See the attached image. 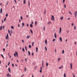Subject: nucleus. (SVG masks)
<instances>
[{"instance_id": "1", "label": "nucleus", "mask_w": 77, "mask_h": 77, "mask_svg": "<svg viewBox=\"0 0 77 77\" xmlns=\"http://www.w3.org/2000/svg\"><path fill=\"white\" fill-rule=\"evenodd\" d=\"M16 55L17 57H18V52H17L16 51L15 52V53L14 54V57H16Z\"/></svg>"}, {"instance_id": "2", "label": "nucleus", "mask_w": 77, "mask_h": 77, "mask_svg": "<svg viewBox=\"0 0 77 77\" xmlns=\"http://www.w3.org/2000/svg\"><path fill=\"white\" fill-rule=\"evenodd\" d=\"M77 11H75L74 12V15L75 18H77Z\"/></svg>"}, {"instance_id": "3", "label": "nucleus", "mask_w": 77, "mask_h": 77, "mask_svg": "<svg viewBox=\"0 0 77 77\" xmlns=\"http://www.w3.org/2000/svg\"><path fill=\"white\" fill-rule=\"evenodd\" d=\"M9 39V35L8 33H7V35L5 37V39Z\"/></svg>"}, {"instance_id": "4", "label": "nucleus", "mask_w": 77, "mask_h": 77, "mask_svg": "<svg viewBox=\"0 0 77 77\" xmlns=\"http://www.w3.org/2000/svg\"><path fill=\"white\" fill-rule=\"evenodd\" d=\"M11 32H10V31H9V30H8V32L10 34V36H11L12 35V31L11 30Z\"/></svg>"}, {"instance_id": "5", "label": "nucleus", "mask_w": 77, "mask_h": 77, "mask_svg": "<svg viewBox=\"0 0 77 77\" xmlns=\"http://www.w3.org/2000/svg\"><path fill=\"white\" fill-rule=\"evenodd\" d=\"M51 19L52 21H54V16L53 15H51Z\"/></svg>"}, {"instance_id": "6", "label": "nucleus", "mask_w": 77, "mask_h": 77, "mask_svg": "<svg viewBox=\"0 0 77 77\" xmlns=\"http://www.w3.org/2000/svg\"><path fill=\"white\" fill-rule=\"evenodd\" d=\"M6 76L7 77H11V75L9 74V73H8Z\"/></svg>"}, {"instance_id": "7", "label": "nucleus", "mask_w": 77, "mask_h": 77, "mask_svg": "<svg viewBox=\"0 0 77 77\" xmlns=\"http://www.w3.org/2000/svg\"><path fill=\"white\" fill-rule=\"evenodd\" d=\"M70 69H72V63H70Z\"/></svg>"}, {"instance_id": "8", "label": "nucleus", "mask_w": 77, "mask_h": 77, "mask_svg": "<svg viewBox=\"0 0 77 77\" xmlns=\"http://www.w3.org/2000/svg\"><path fill=\"white\" fill-rule=\"evenodd\" d=\"M61 31H62V27H60V28L59 33H61Z\"/></svg>"}, {"instance_id": "9", "label": "nucleus", "mask_w": 77, "mask_h": 77, "mask_svg": "<svg viewBox=\"0 0 77 77\" xmlns=\"http://www.w3.org/2000/svg\"><path fill=\"white\" fill-rule=\"evenodd\" d=\"M54 36L55 38H56V37H57V35H56V33H55L54 34Z\"/></svg>"}, {"instance_id": "10", "label": "nucleus", "mask_w": 77, "mask_h": 77, "mask_svg": "<svg viewBox=\"0 0 77 77\" xmlns=\"http://www.w3.org/2000/svg\"><path fill=\"white\" fill-rule=\"evenodd\" d=\"M30 35H27L26 37V38L27 39H29V38H30Z\"/></svg>"}, {"instance_id": "11", "label": "nucleus", "mask_w": 77, "mask_h": 77, "mask_svg": "<svg viewBox=\"0 0 77 77\" xmlns=\"http://www.w3.org/2000/svg\"><path fill=\"white\" fill-rule=\"evenodd\" d=\"M8 71L9 72H11V69H10V68H9L8 69Z\"/></svg>"}, {"instance_id": "12", "label": "nucleus", "mask_w": 77, "mask_h": 77, "mask_svg": "<svg viewBox=\"0 0 77 77\" xmlns=\"http://www.w3.org/2000/svg\"><path fill=\"white\" fill-rule=\"evenodd\" d=\"M63 77H66V74L65 73H64Z\"/></svg>"}, {"instance_id": "13", "label": "nucleus", "mask_w": 77, "mask_h": 77, "mask_svg": "<svg viewBox=\"0 0 77 77\" xmlns=\"http://www.w3.org/2000/svg\"><path fill=\"white\" fill-rule=\"evenodd\" d=\"M59 40L60 41V42H62V37H60V38H59Z\"/></svg>"}, {"instance_id": "14", "label": "nucleus", "mask_w": 77, "mask_h": 77, "mask_svg": "<svg viewBox=\"0 0 77 77\" xmlns=\"http://www.w3.org/2000/svg\"><path fill=\"white\" fill-rule=\"evenodd\" d=\"M38 48L36 47V52H38Z\"/></svg>"}, {"instance_id": "15", "label": "nucleus", "mask_w": 77, "mask_h": 77, "mask_svg": "<svg viewBox=\"0 0 77 77\" xmlns=\"http://www.w3.org/2000/svg\"><path fill=\"white\" fill-rule=\"evenodd\" d=\"M51 24V22H49L47 23L48 24Z\"/></svg>"}, {"instance_id": "16", "label": "nucleus", "mask_w": 77, "mask_h": 77, "mask_svg": "<svg viewBox=\"0 0 77 77\" xmlns=\"http://www.w3.org/2000/svg\"><path fill=\"white\" fill-rule=\"evenodd\" d=\"M45 44H47V40H45Z\"/></svg>"}, {"instance_id": "17", "label": "nucleus", "mask_w": 77, "mask_h": 77, "mask_svg": "<svg viewBox=\"0 0 77 77\" xmlns=\"http://www.w3.org/2000/svg\"><path fill=\"white\" fill-rule=\"evenodd\" d=\"M69 14H70V15H72V13H71V12L70 11H69Z\"/></svg>"}, {"instance_id": "18", "label": "nucleus", "mask_w": 77, "mask_h": 77, "mask_svg": "<svg viewBox=\"0 0 77 77\" xmlns=\"http://www.w3.org/2000/svg\"><path fill=\"white\" fill-rule=\"evenodd\" d=\"M63 16H62L60 17V19L61 20H63Z\"/></svg>"}, {"instance_id": "19", "label": "nucleus", "mask_w": 77, "mask_h": 77, "mask_svg": "<svg viewBox=\"0 0 77 77\" xmlns=\"http://www.w3.org/2000/svg\"><path fill=\"white\" fill-rule=\"evenodd\" d=\"M11 28L12 29H14V27L13 26H11Z\"/></svg>"}, {"instance_id": "20", "label": "nucleus", "mask_w": 77, "mask_h": 77, "mask_svg": "<svg viewBox=\"0 0 77 77\" xmlns=\"http://www.w3.org/2000/svg\"><path fill=\"white\" fill-rule=\"evenodd\" d=\"M28 55L29 56H30V51H28Z\"/></svg>"}, {"instance_id": "21", "label": "nucleus", "mask_w": 77, "mask_h": 77, "mask_svg": "<svg viewBox=\"0 0 77 77\" xmlns=\"http://www.w3.org/2000/svg\"><path fill=\"white\" fill-rule=\"evenodd\" d=\"M45 49L46 51H47V47L46 46L45 47Z\"/></svg>"}, {"instance_id": "22", "label": "nucleus", "mask_w": 77, "mask_h": 77, "mask_svg": "<svg viewBox=\"0 0 77 77\" xmlns=\"http://www.w3.org/2000/svg\"><path fill=\"white\" fill-rule=\"evenodd\" d=\"M1 56H2V58H3V59H4L5 57H4L3 55L2 54H1Z\"/></svg>"}, {"instance_id": "23", "label": "nucleus", "mask_w": 77, "mask_h": 77, "mask_svg": "<svg viewBox=\"0 0 77 77\" xmlns=\"http://www.w3.org/2000/svg\"><path fill=\"white\" fill-rule=\"evenodd\" d=\"M62 68H63V66H60L59 68L60 69H62Z\"/></svg>"}, {"instance_id": "24", "label": "nucleus", "mask_w": 77, "mask_h": 77, "mask_svg": "<svg viewBox=\"0 0 77 77\" xmlns=\"http://www.w3.org/2000/svg\"><path fill=\"white\" fill-rule=\"evenodd\" d=\"M30 27H33V25H32V24H30Z\"/></svg>"}, {"instance_id": "25", "label": "nucleus", "mask_w": 77, "mask_h": 77, "mask_svg": "<svg viewBox=\"0 0 77 77\" xmlns=\"http://www.w3.org/2000/svg\"><path fill=\"white\" fill-rule=\"evenodd\" d=\"M43 65H44V60H42V66H43Z\"/></svg>"}, {"instance_id": "26", "label": "nucleus", "mask_w": 77, "mask_h": 77, "mask_svg": "<svg viewBox=\"0 0 77 77\" xmlns=\"http://www.w3.org/2000/svg\"><path fill=\"white\" fill-rule=\"evenodd\" d=\"M0 11L1 14H2V8H1Z\"/></svg>"}, {"instance_id": "27", "label": "nucleus", "mask_w": 77, "mask_h": 77, "mask_svg": "<svg viewBox=\"0 0 77 77\" xmlns=\"http://www.w3.org/2000/svg\"><path fill=\"white\" fill-rule=\"evenodd\" d=\"M33 45H34V42H32V46H33Z\"/></svg>"}, {"instance_id": "28", "label": "nucleus", "mask_w": 77, "mask_h": 77, "mask_svg": "<svg viewBox=\"0 0 77 77\" xmlns=\"http://www.w3.org/2000/svg\"><path fill=\"white\" fill-rule=\"evenodd\" d=\"M60 60V58H58V59H57V60L58 61H59Z\"/></svg>"}, {"instance_id": "29", "label": "nucleus", "mask_w": 77, "mask_h": 77, "mask_svg": "<svg viewBox=\"0 0 77 77\" xmlns=\"http://www.w3.org/2000/svg\"><path fill=\"white\" fill-rule=\"evenodd\" d=\"M30 31L31 32V33L32 34H33V31H32V29H30Z\"/></svg>"}, {"instance_id": "30", "label": "nucleus", "mask_w": 77, "mask_h": 77, "mask_svg": "<svg viewBox=\"0 0 77 77\" xmlns=\"http://www.w3.org/2000/svg\"><path fill=\"white\" fill-rule=\"evenodd\" d=\"M23 3L24 4H25V3H26V0H23Z\"/></svg>"}, {"instance_id": "31", "label": "nucleus", "mask_w": 77, "mask_h": 77, "mask_svg": "<svg viewBox=\"0 0 77 77\" xmlns=\"http://www.w3.org/2000/svg\"><path fill=\"white\" fill-rule=\"evenodd\" d=\"M25 48L26 50V51H27V46H25Z\"/></svg>"}, {"instance_id": "32", "label": "nucleus", "mask_w": 77, "mask_h": 77, "mask_svg": "<svg viewBox=\"0 0 77 77\" xmlns=\"http://www.w3.org/2000/svg\"><path fill=\"white\" fill-rule=\"evenodd\" d=\"M62 54H64V50H63L62 51Z\"/></svg>"}, {"instance_id": "33", "label": "nucleus", "mask_w": 77, "mask_h": 77, "mask_svg": "<svg viewBox=\"0 0 77 77\" xmlns=\"http://www.w3.org/2000/svg\"><path fill=\"white\" fill-rule=\"evenodd\" d=\"M64 8H66V5L64 4Z\"/></svg>"}, {"instance_id": "34", "label": "nucleus", "mask_w": 77, "mask_h": 77, "mask_svg": "<svg viewBox=\"0 0 77 77\" xmlns=\"http://www.w3.org/2000/svg\"><path fill=\"white\" fill-rule=\"evenodd\" d=\"M56 41V39H54L53 40H52V41L53 42H54V41Z\"/></svg>"}, {"instance_id": "35", "label": "nucleus", "mask_w": 77, "mask_h": 77, "mask_svg": "<svg viewBox=\"0 0 77 77\" xmlns=\"http://www.w3.org/2000/svg\"><path fill=\"white\" fill-rule=\"evenodd\" d=\"M28 5L29 6H30V2H29V1H28Z\"/></svg>"}, {"instance_id": "36", "label": "nucleus", "mask_w": 77, "mask_h": 77, "mask_svg": "<svg viewBox=\"0 0 77 77\" xmlns=\"http://www.w3.org/2000/svg\"><path fill=\"white\" fill-rule=\"evenodd\" d=\"M48 63H46V66H48Z\"/></svg>"}, {"instance_id": "37", "label": "nucleus", "mask_w": 77, "mask_h": 77, "mask_svg": "<svg viewBox=\"0 0 77 77\" xmlns=\"http://www.w3.org/2000/svg\"><path fill=\"white\" fill-rule=\"evenodd\" d=\"M45 29V26H44L43 30L44 31Z\"/></svg>"}, {"instance_id": "38", "label": "nucleus", "mask_w": 77, "mask_h": 77, "mask_svg": "<svg viewBox=\"0 0 77 77\" xmlns=\"http://www.w3.org/2000/svg\"><path fill=\"white\" fill-rule=\"evenodd\" d=\"M2 26H0V30H2Z\"/></svg>"}, {"instance_id": "39", "label": "nucleus", "mask_w": 77, "mask_h": 77, "mask_svg": "<svg viewBox=\"0 0 77 77\" xmlns=\"http://www.w3.org/2000/svg\"><path fill=\"white\" fill-rule=\"evenodd\" d=\"M65 0H63V3H64L65 2Z\"/></svg>"}, {"instance_id": "40", "label": "nucleus", "mask_w": 77, "mask_h": 77, "mask_svg": "<svg viewBox=\"0 0 77 77\" xmlns=\"http://www.w3.org/2000/svg\"><path fill=\"white\" fill-rule=\"evenodd\" d=\"M29 48H31V45H29Z\"/></svg>"}, {"instance_id": "41", "label": "nucleus", "mask_w": 77, "mask_h": 77, "mask_svg": "<svg viewBox=\"0 0 77 77\" xmlns=\"http://www.w3.org/2000/svg\"><path fill=\"white\" fill-rule=\"evenodd\" d=\"M74 29L75 30L76 29V27L75 26H74Z\"/></svg>"}, {"instance_id": "42", "label": "nucleus", "mask_w": 77, "mask_h": 77, "mask_svg": "<svg viewBox=\"0 0 77 77\" xmlns=\"http://www.w3.org/2000/svg\"><path fill=\"white\" fill-rule=\"evenodd\" d=\"M37 24V22L36 21L35 22V25H36Z\"/></svg>"}, {"instance_id": "43", "label": "nucleus", "mask_w": 77, "mask_h": 77, "mask_svg": "<svg viewBox=\"0 0 77 77\" xmlns=\"http://www.w3.org/2000/svg\"><path fill=\"white\" fill-rule=\"evenodd\" d=\"M22 51H24V48H22Z\"/></svg>"}, {"instance_id": "44", "label": "nucleus", "mask_w": 77, "mask_h": 77, "mask_svg": "<svg viewBox=\"0 0 77 77\" xmlns=\"http://www.w3.org/2000/svg\"><path fill=\"white\" fill-rule=\"evenodd\" d=\"M8 16V14H6V17H7Z\"/></svg>"}, {"instance_id": "45", "label": "nucleus", "mask_w": 77, "mask_h": 77, "mask_svg": "<svg viewBox=\"0 0 77 77\" xmlns=\"http://www.w3.org/2000/svg\"><path fill=\"white\" fill-rule=\"evenodd\" d=\"M72 74L73 75V77H75V75H74V73H72Z\"/></svg>"}, {"instance_id": "46", "label": "nucleus", "mask_w": 77, "mask_h": 77, "mask_svg": "<svg viewBox=\"0 0 77 77\" xmlns=\"http://www.w3.org/2000/svg\"><path fill=\"white\" fill-rule=\"evenodd\" d=\"M6 18L5 17L4 20V21H6Z\"/></svg>"}, {"instance_id": "47", "label": "nucleus", "mask_w": 77, "mask_h": 77, "mask_svg": "<svg viewBox=\"0 0 77 77\" xmlns=\"http://www.w3.org/2000/svg\"><path fill=\"white\" fill-rule=\"evenodd\" d=\"M20 19L22 20H23V17H22V16L20 17Z\"/></svg>"}, {"instance_id": "48", "label": "nucleus", "mask_w": 77, "mask_h": 77, "mask_svg": "<svg viewBox=\"0 0 77 77\" xmlns=\"http://www.w3.org/2000/svg\"><path fill=\"white\" fill-rule=\"evenodd\" d=\"M42 67H41L40 70H42Z\"/></svg>"}, {"instance_id": "49", "label": "nucleus", "mask_w": 77, "mask_h": 77, "mask_svg": "<svg viewBox=\"0 0 77 77\" xmlns=\"http://www.w3.org/2000/svg\"><path fill=\"white\" fill-rule=\"evenodd\" d=\"M10 64V62H8V66H9V65Z\"/></svg>"}, {"instance_id": "50", "label": "nucleus", "mask_w": 77, "mask_h": 77, "mask_svg": "<svg viewBox=\"0 0 77 77\" xmlns=\"http://www.w3.org/2000/svg\"><path fill=\"white\" fill-rule=\"evenodd\" d=\"M71 26H74V23H72L71 24Z\"/></svg>"}, {"instance_id": "51", "label": "nucleus", "mask_w": 77, "mask_h": 77, "mask_svg": "<svg viewBox=\"0 0 77 77\" xmlns=\"http://www.w3.org/2000/svg\"><path fill=\"white\" fill-rule=\"evenodd\" d=\"M14 1L15 2V3L16 4H17V1H16V0H14Z\"/></svg>"}, {"instance_id": "52", "label": "nucleus", "mask_w": 77, "mask_h": 77, "mask_svg": "<svg viewBox=\"0 0 77 77\" xmlns=\"http://www.w3.org/2000/svg\"><path fill=\"white\" fill-rule=\"evenodd\" d=\"M22 25L23 26H24V23H22Z\"/></svg>"}, {"instance_id": "53", "label": "nucleus", "mask_w": 77, "mask_h": 77, "mask_svg": "<svg viewBox=\"0 0 77 77\" xmlns=\"http://www.w3.org/2000/svg\"><path fill=\"white\" fill-rule=\"evenodd\" d=\"M24 74L23 75L21 76H20V77H23V76H24Z\"/></svg>"}, {"instance_id": "54", "label": "nucleus", "mask_w": 77, "mask_h": 77, "mask_svg": "<svg viewBox=\"0 0 77 77\" xmlns=\"http://www.w3.org/2000/svg\"><path fill=\"white\" fill-rule=\"evenodd\" d=\"M26 26L28 27L29 26V23H28L26 24Z\"/></svg>"}, {"instance_id": "55", "label": "nucleus", "mask_w": 77, "mask_h": 77, "mask_svg": "<svg viewBox=\"0 0 77 77\" xmlns=\"http://www.w3.org/2000/svg\"><path fill=\"white\" fill-rule=\"evenodd\" d=\"M25 71L26 72V67H25Z\"/></svg>"}, {"instance_id": "56", "label": "nucleus", "mask_w": 77, "mask_h": 77, "mask_svg": "<svg viewBox=\"0 0 77 77\" xmlns=\"http://www.w3.org/2000/svg\"><path fill=\"white\" fill-rule=\"evenodd\" d=\"M68 20H70V18L69 17L68 18Z\"/></svg>"}, {"instance_id": "57", "label": "nucleus", "mask_w": 77, "mask_h": 77, "mask_svg": "<svg viewBox=\"0 0 77 77\" xmlns=\"http://www.w3.org/2000/svg\"><path fill=\"white\" fill-rule=\"evenodd\" d=\"M3 50L4 51H5V48H3Z\"/></svg>"}, {"instance_id": "58", "label": "nucleus", "mask_w": 77, "mask_h": 77, "mask_svg": "<svg viewBox=\"0 0 77 77\" xmlns=\"http://www.w3.org/2000/svg\"><path fill=\"white\" fill-rule=\"evenodd\" d=\"M8 2H7L6 4V5H8Z\"/></svg>"}, {"instance_id": "59", "label": "nucleus", "mask_w": 77, "mask_h": 77, "mask_svg": "<svg viewBox=\"0 0 77 77\" xmlns=\"http://www.w3.org/2000/svg\"><path fill=\"white\" fill-rule=\"evenodd\" d=\"M4 27H5V26H2V28H3V29H4Z\"/></svg>"}, {"instance_id": "60", "label": "nucleus", "mask_w": 77, "mask_h": 77, "mask_svg": "<svg viewBox=\"0 0 77 77\" xmlns=\"http://www.w3.org/2000/svg\"><path fill=\"white\" fill-rule=\"evenodd\" d=\"M40 72H42V70H40Z\"/></svg>"}, {"instance_id": "61", "label": "nucleus", "mask_w": 77, "mask_h": 77, "mask_svg": "<svg viewBox=\"0 0 77 77\" xmlns=\"http://www.w3.org/2000/svg\"><path fill=\"white\" fill-rule=\"evenodd\" d=\"M25 61H27V58H26L25 59Z\"/></svg>"}, {"instance_id": "62", "label": "nucleus", "mask_w": 77, "mask_h": 77, "mask_svg": "<svg viewBox=\"0 0 77 77\" xmlns=\"http://www.w3.org/2000/svg\"><path fill=\"white\" fill-rule=\"evenodd\" d=\"M74 43H75V45H76V42H74Z\"/></svg>"}, {"instance_id": "63", "label": "nucleus", "mask_w": 77, "mask_h": 77, "mask_svg": "<svg viewBox=\"0 0 77 77\" xmlns=\"http://www.w3.org/2000/svg\"><path fill=\"white\" fill-rule=\"evenodd\" d=\"M26 17H29V16L28 15H26Z\"/></svg>"}, {"instance_id": "64", "label": "nucleus", "mask_w": 77, "mask_h": 77, "mask_svg": "<svg viewBox=\"0 0 77 77\" xmlns=\"http://www.w3.org/2000/svg\"><path fill=\"white\" fill-rule=\"evenodd\" d=\"M22 42L24 43V40H22Z\"/></svg>"}]
</instances>
